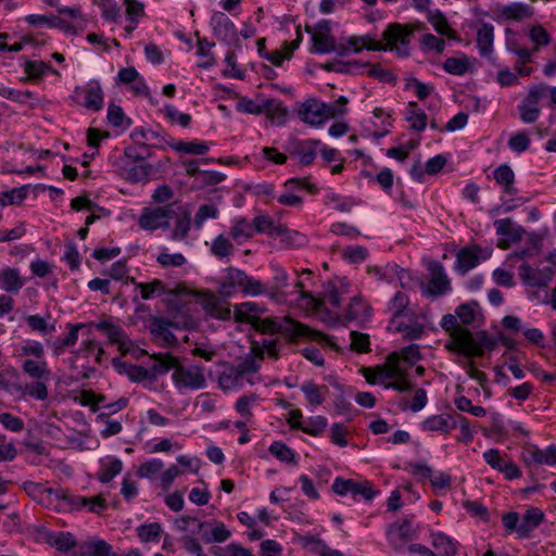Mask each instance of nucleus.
I'll list each match as a JSON object with an SVG mask.
<instances>
[{
	"label": "nucleus",
	"mask_w": 556,
	"mask_h": 556,
	"mask_svg": "<svg viewBox=\"0 0 556 556\" xmlns=\"http://www.w3.org/2000/svg\"><path fill=\"white\" fill-rule=\"evenodd\" d=\"M442 67L448 74L462 76L468 72L469 63L466 56H451L444 61Z\"/></svg>",
	"instance_id": "obj_55"
},
{
	"label": "nucleus",
	"mask_w": 556,
	"mask_h": 556,
	"mask_svg": "<svg viewBox=\"0 0 556 556\" xmlns=\"http://www.w3.org/2000/svg\"><path fill=\"white\" fill-rule=\"evenodd\" d=\"M235 288H239L244 294L257 296L267 294L268 286L261 280L249 276L245 271L229 267L226 269L224 281L219 286V291L224 295H230Z\"/></svg>",
	"instance_id": "obj_5"
},
{
	"label": "nucleus",
	"mask_w": 556,
	"mask_h": 556,
	"mask_svg": "<svg viewBox=\"0 0 556 556\" xmlns=\"http://www.w3.org/2000/svg\"><path fill=\"white\" fill-rule=\"evenodd\" d=\"M494 227L497 235L508 237L515 242L520 241L525 233V229L521 226H514L510 218L496 219Z\"/></svg>",
	"instance_id": "obj_36"
},
{
	"label": "nucleus",
	"mask_w": 556,
	"mask_h": 556,
	"mask_svg": "<svg viewBox=\"0 0 556 556\" xmlns=\"http://www.w3.org/2000/svg\"><path fill=\"white\" fill-rule=\"evenodd\" d=\"M211 525L208 521H199L194 517L182 516L176 520V527L181 532L200 533L203 529Z\"/></svg>",
	"instance_id": "obj_47"
},
{
	"label": "nucleus",
	"mask_w": 556,
	"mask_h": 556,
	"mask_svg": "<svg viewBox=\"0 0 556 556\" xmlns=\"http://www.w3.org/2000/svg\"><path fill=\"white\" fill-rule=\"evenodd\" d=\"M155 138V134L151 130L144 129L142 127L135 128L130 132V139L134 144L131 147H137L141 152H152L147 141Z\"/></svg>",
	"instance_id": "obj_48"
},
{
	"label": "nucleus",
	"mask_w": 556,
	"mask_h": 556,
	"mask_svg": "<svg viewBox=\"0 0 556 556\" xmlns=\"http://www.w3.org/2000/svg\"><path fill=\"white\" fill-rule=\"evenodd\" d=\"M494 27L490 23H483L477 31V46L482 56H489L493 50Z\"/></svg>",
	"instance_id": "obj_30"
},
{
	"label": "nucleus",
	"mask_w": 556,
	"mask_h": 556,
	"mask_svg": "<svg viewBox=\"0 0 556 556\" xmlns=\"http://www.w3.org/2000/svg\"><path fill=\"white\" fill-rule=\"evenodd\" d=\"M24 286V280L20 275V270L7 267L0 271V289L9 293H18Z\"/></svg>",
	"instance_id": "obj_25"
},
{
	"label": "nucleus",
	"mask_w": 556,
	"mask_h": 556,
	"mask_svg": "<svg viewBox=\"0 0 556 556\" xmlns=\"http://www.w3.org/2000/svg\"><path fill=\"white\" fill-rule=\"evenodd\" d=\"M457 315L445 314L441 319V327L448 332L451 340L445 344L450 352L463 354L466 357L482 356L484 351H493L497 344L496 340L486 332L481 331L473 334L460 326Z\"/></svg>",
	"instance_id": "obj_1"
},
{
	"label": "nucleus",
	"mask_w": 556,
	"mask_h": 556,
	"mask_svg": "<svg viewBox=\"0 0 556 556\" xmlns=\"http://www.w3.org/2000/svg\"><path fill=\"white\" fill-rule=\"evenodd\" d=\"M215 556H253V554L237 543H230L225 547H214L212 549Z\"/></svg>",
	"instance_id": "obj_63"
},
{
	"label": "nucleus",
	"mask_w": 556,
	"mask_h": 556,
	"mask_svg": "<svg viewBox=\"0 0 556 556\" xmlns=\"http://www.w3.org/2000/svg\"><path fill=\"white\" fill-rule=\"evenodd\" d=\"M114 366L117 367L121 372L123 368V371L128 376V378L135 382H141L147 379H155L156 376L160 375L154 372L153 367L151 370H149L139 365L117 363L116 361H114Z\"/></svg>",
	"instance_id": "obj_27"
},
{
	"label": "nucleus",
	"mask_w": 556,
	"mask_h": 556,
	"mask_svg": "<svg viewBox=\"0 0 556 556\" xmlns=\"http://www.w3.org/2000/svg\"><path fill=\"white\" fill-rule=\"evenodd\" d=\"M319 143L318 140H298L292 143L290 153L296 155L301 164L309 165L316 157V149Z\"/></svg>",
	"instance_id": "obj_22"
},
{
	"label": "nucleus",
	"mask_w": 556,
	"mask_h": 556,
	"mask_svg": "<svg viewBox=\"0 0 556 556\" xmlns=\"http://www.w3.org/2000/svg\"><path fill=\"white\" fill-rule=\"evenodd\" d=\"M174 211L172 205L159 207H146L138 219V225L143 230L154 231L156 229H166L169 226V219Z\"/></svg>",
	"instance_id": "obj_9"
},
{
	"label": "nucleus",
	"mask_w": 556,
	"mask_h": 556,
	"mask_svg": "<svg viewBox=\"0 0 556 556\" xmlns=\"http://www.w3.org/2000/svg\"><path fill=\"white\" fill-rule=\"evenodd\" d=\"M370 314L368 305L358 296L351 299L345 318L348 320H358L367 317Z\"/></svg>",
	"instance_id": "obj_44"
},
{
	"label": "nucleus",
	"mask_w": 556,
	"mask_h": 556,
	"mask_svg": "<svg viewBox=\"0 0 556 556\" xmlns=\"http://www.w3.org/2000/svg\"><path fill=\"white\" fill-rule=\"evenodd\" d=\"M16 390L22 391L23 395H27L38 401H45L49 396L48 387L43 380L26 383L23 388L18 387Z\"/></svg>",
	"instance_id": "obj_43"
},
{
	"label": "nucleus",
	"mask_w": 556,
	"mask_h": 556,
	"mask_svg": "<svg viewBox=\"0 0 556 556\" xmlns=\"http://www.w3.org/2000/svg\"><path fill=\"white\" fill-rule=\"evenodd\" d=\"M299 118L311 126H320L324 124L320 101L317 99H307L302 102L298 109Z\"/></svg>",
	"instance_id": "obj_20"
},
{
	"label": "nucleus",
	"mask_w": 556,
	"mask_h": 556,
	"mask_svg": "<svg viewBox=\"0 0 556 556\" xmlns=\"http://www.w3.org/2000/svg\"><path fill=\"white\" fill-rule=\"evenodd\" d=\"M428 269L431 277L427 286L422 288L424 294L429 298H437L451 291V281L441 263L431 262Z\"/></svg>",
	"instance_id": "obj_12"
},
{
	"label": "nucleus",
	"mask_w": 556,
	"mask_h": 556,
	"mask_svg": "<svg viewBox=\"0 0 556 556\" xmlns=\"http://www.w3.org/2000/svg\"><path fill=\"white\" fill-rule=\"evenodd\" d=\"M237 110L242 113L254 115L266 113L271 118H285L287 115V110L280 102L274 99H261L260 101H254L247 97H242L237 102Z\"/></svg>",
	"instance_id": "obj_8"
},
{
	"label": "nucleus",
	"mask_w": 556,
	"mask_h": 556,
	"mask_svg": "<svg viewBox=\"0 0 556 556\" xmlns=\"http://www.w3.org/2000/svg\"><path fill=\"white\" fill-rule=\"evenodd\" d=\"M176 152L192 154V155H204L208 150L210 146L205 141L192 140V141H176L169 144Z\"/></svg>",
	"instance_id": "obj_35"
},
{
	"label": "nucleus",
	"mask_w": 556,
	"mask_h": 556,
	"mask_svg": "<svg viewBox=\"0 0 556 556\" xmlns=\"http://www.w3.org/2000/svg\"><path fill=\"white\" fill-rule=\"evenodd\" d=\"M161 531L159 522L144 523L137 528V534L142 542H159Z\"/></svg>",
	"instance_id": "obj_57"
},
{
	"label": "nucleus",
	"mask_w": 556,
	"mask_h": 556,
	"mask_svg": "<svg viewBox=\"0 0 556 556\" xmlns=\"http://www.w3.org/2000/svg\"><path fill=\"white\" fill-rule=\"evenodd\" d=\"M496 182L503 186L504 192L514 195L517 190L514 188L515 174L508 165H501L494 170Z\"/></svg>",
	"instance_id": "obj_40"
},
{
	"label": "nucleus",
	"mask_w": 556,
	"mask_h": 556,
	"mask_svg": "<svg viewBox=\"0 0 556 556\" xmlns=\"http://www.w3.org/2000/svg\"><path fill=\"white\" fill-rule=\"evenodd\" d=\"M108 121L114 127L128 128L131 125L130 118L125 116L123 109L113 103L108 108Z\"/></svg>",
	"instance_id": "obj_59"
},
{
	"label": "nucleus",
	"mask_w": 556,
	"mask_h": 556,
	"mask_svg": "<svg viewBox=\"0 0 556 556\" xmlns=\"http://www.w3.org/2000/svg\"><path fill=\"white\" fill-rule=\"evenodd\" d=\"M268 452L280 462L294 463L295 453L281 441L273 442L268 447Z\"/></svg>",
	"instance_id": "obj_58"
},
{
	"label": "nucleus",
	"mask_w": 556,
	"mask_h": 556,
	"mask_svg": "<svg viewBox=\"0 0 556 556\" xmlns=\"http://www.w3.org/2000/svg\"><path fill=\"white\" fill-rule=\"evenodd\" d=\"M50 543L60 552H68L76 546V540L70 532H60L53 535Z\"/></svg>",
	"instance_id": "obj_62"
},
{
	"label": "nucleus",
	"mask_w": 556,
	"mask_h": 556,
	"mask_svg": "<svg viewBox=\"0 0 556 556\" xmlns=\"http://www.w3.org/2000/svg\"><path fill=\"white\" fill-rule=\"evenodd\" d=\"M264 312L255 302H244L235 306L233 317L238 323L253 324L254 319Z\"/></svg>",
	"instance_id": "obj_29"
},
{
	"label": "nucleus",
	"mask_w": 556,
	"mask_h": 556,
	"mask_svg": "<svg viewBox=\"0 0 556 556\" xmlns=\"http://www.w3.org/2000/svg\"><path fill=\"white\" fill-rule=\"evenodd\" d=\"M348 45L351 51L355 53L361 52L363 49H367L369 51H381L383 49L382 42L377 41L369 35L352 36L348 39Z\"/></svg>",
	"instance_id": "obj_37"
},
{
	"label": "nucleus",
	"mask_w": 556,
	"mask_h": 556,
	"mask_svg": "<svg viewBox=\"0 0 556 556\" xmlns=\"http://www.w3.org/2000/svg\"><path fill=\"white\" fill-rule=\"evenodd\" d=\"M28 186L13 188L0 193V204L2 206L22 203L27 197Z\"/></svg>",
	"instance_id": "obj_53"
},
{
	"label": "nucleus",
	"mask_w": 556,
	"mask_h": 556,
	"mask_svg": "<svg viewBox=\"0 0 556 556\" xmlns=\"http://www.w3.org/2000/svg\"><path fill=\"white\" fill-rule=\"evenodd\" d=\"M455 313L462 325H471L479 314L478 304L476 302L460 304Z\"/></svg>",
	"instance_id": "obj_54"
},
{
	"label": "nucleus",
	"mask_w": 556,
	"mask_h": 556,
	"mask_svg": "<svg viewBox=\"0 0 556 556\" xmlns=\"http://www.w3.org/2000/svg\"><path fill=\"white\" fill-rule=\"evenodd\" d=\"M261 359L255 356H249L236 366H225L218 377L219 388L224 391H230L243 387L245 382L252 383L248 376L258 371Z\"/></svg>",
	"instance_id": "obj_6"
},
{
	"label": "nucleus",
	"mask_w": 556,
	"mask_h": 556,
	"mask_svg": "<svg viewBox=\"0 0 556 556\" xmlns=\"http://www.w3.org/2000/svg\"><path fill=\"white\" fill-rule=\"evenodd\" d=\"M153 365L155 374H166L173 369L172 380L177 390H201L206 387V378L203 368L198 365L182 366L177 358L169 354L154 356Z\"/></svg>",
	"instance_id": "obj_2"
},
{
	"label": "nucleus",
	"mask_w": 556,
	"mask_h": 556,
	"mask_svg": "<svg viewBox=\"0 0 556 556\" xmlns=\"http://www.w3.org/2000/svg\"><path fill=\"white\" fill-rule=\"evenodd\" d=\"M521 457L529 468L540 465L554 466L556 465V447L548 446L541 450L535 445H529L523 448Z\"/></svg>",
	"instance_id": "obj_17"
},
{
	"label": "nucleus",
	"mask_w": 556,
	"mask_h": 556,
	"mask_svg": "<svg viewBox=\"0 0 556 556\" xmlns=\"http://www.w3.org/2000/svg\"><path fill=\"white\" fill-rule=\"evenodd\" d=\"M374 372L376 374V378L369 379L367 377V382L371 384H382L383 387L388 383V380L402 377L404 375V368L400 364L399 353H391L383 365L374 367Z\"/></svg>",
	"instance_id": "obj_14"
},
{
	"label": "nucleus",
	"mask_w": 556,
	"mask_h": 556,
	"mask_svg": "<svg viewBox=\"0 0 556 556\" xmlns=\"http://www.w3.org/2000/svg\"><path fill=\"white\" fill-rule=\"evenodd\" d=\"M405 119L410 123V128L422 131L427 126V114L418 108L416 102H409L405 113Z\"/></svg>",
	"instance_id": "obj_39"
},
{
	"label": "nucleus",
	"mask_w": 556,
	"mask_h": 556,
	"mask_svg": "<svg viewBox=\"0 0 556 556\" xmlns=\"http://www.w3.org/2000/svg\"><path fill=\"white\" fill-rule=\"evenodd\" d=\"M207 527H211V530H204L202 532V540L204 543H223L227 541L231 536V531L227 529V527L223 522H211Z\"/></svg>",
	"instance_id": "obj_33"
},
{
	"label": "nucleus",
	"mask_w": 556,
	"mask_h": 556,
	"mask_svg": "<svg viewBox=\"0 0 556 556\" xmlns=\"http://www.w3.org/2000/svg\"><path fill=\"white\" fill-rule=\"evenodd\" d=\"M93 3L101 10L105 21L115 23L119 20L121 8L115 0H93Z\"/></svg>",
	"instance_id": "obj_45"
},
{
	"label": "nucleus",
	"mask_w": 556,
	"mask_h": 556,
	"mask_svg": "<svg viewBox=\"0 0 556 556\" xmlns=\"http://www.w3.org/2000/svg\"><path fill=\"white\" fill-rule=\"evenodd\" d=\"M153 152H141L137 147H126L124 154L115 163L118 175L131 184L149 181L157 167L148 163Z\"/></svg>",
	"instance_id": "obj_3"
},
{
	"label": "nucleus",
	"mask_w": 556,
	"mask_h": 556,
	"mask_svg": "<svg viewBox=\"0 0 556 556\" xmlns=\"http://www.w3.org/2000/svg\"><path fill=\"white\" fill-rule=\"evenodd\" d=\"M271 269L274 274L273 283L270 287H268L269 291L267 292V295L275 301H279L280 299L286 300L287 293L282 290L289 285V276L287 271L278 265H273Z\"/></svg>",
	"instance_id": "obj_23"
},
{
	"label": "nucleus",
	"mask_w": 556,
	"mask_h": 556,
	"mask_svg": "<svg viewBox=\"0 0 556 556\" xmlns=\"http://www.w3.org/2000/svg\"><path fill=\"white\" fill-rule=\"evenodd\" d=\"M173 323L163 317H152L150 319V332L153 338L166 346L177 344V339L172 332Z\"/></svg>",
	"instance_id": "obj_19"
},
{
	"label": "nucleus",
	"mask_w": 556,
	"mask_h": 556,
	"mask_svg": "<svg viewBox=\"0 0 556 556\" xmlns=\"http://www.w3.org/2000/svg\"><path fill=\"white\" fill-rule=\"evenodd\" d=\"M544 514L541 509L530 507L520 518L518 534L520 536H528L542 522Z\"/></svg>",
	"instance_id": "obj_26"
},
{
	"label": "nucleus",
	"mask_w": 556,
	"mask_h": 556,
	"mask_svg": "<svg viewBox=\"0 0 556 556\" xmlns=\"http://www.w3.org/2000/svg\"><path fill=\"white\" fill-rule=\"evenodd\" d=\"M518 110L520 112V119L526 124L534 123L541 113L539 105L532 103V101L527 98H525L518 105Z\"/></svg>",
	"instance_id": "obj_56"
},
{
	"label": "nucleus",
	"mask_w": 556,
	"mask_h": 556,
	"mask_svg": "<svg viewBox=\"0 0 556 556\" xmlns=\"http://www.w3.org/2000/svg\"><path fill=\"white\" fill-rule=\"evenodd\" d=\"M252 327L262 333H283L291 337L292 339L307 337L326 341L329 345L334 346L329 337L323 334L319 331L312 330L306 325L298 323L289 317L278 319L269 317L262 318L258 316L257 319L253 320Z\"/></svg>",
	"instance_id": "obj_4"
},
{
	"label": "nucleus",
	"mask_w": 556,
	"mask_h": 556,
	"mask_svg": "<svg viewBox=\"0 0 556 556\" xmlns=\"http://www.w3.org/2000/svg\"><path fill=\"white\" fill-rule=\"evenodd\" d=\"M200 302L204 311L213 318L228 320L232 315L229 303L213 293H204Z\"/></svg>",
	"instance_id": "obj_18"
},
{
	"label": "nucleus",
	"mask_w": 556,
	"mask_h": 556,
	"mask_svg": "<svg viewBox=\"0 0 556 556\" xmlns=\"http://www.w3.org/2000/svg\"><path fill=\"white\" fill-rule=\"evenodd\" d=\"M428 22L433 26L438 34L446 36L448 38L455 37V30H453L450 27L446 17L443 15L441 11H429Z\"/></svg>",
	"instance_id": "obj_42"
},
{
	"label": "nucleus",
	"mask_w": 556,
	"mask_h": 556,
	"mask_svg": "<svg viewBox=\"0 0 556 556\" xmlns=\"http://www.w3.org/2000/svg\"><path fill=\"white\" fill-rule=\"evenodd\" d=\"M210 251L215 257L219 260L229 258L235 252V247L229 237L218 235L213 240Z\"/></svg>",
	"instance_id": "obj_41"
},
{
	"label": "nucleus",
	"mask_w": 556,
	"mask_h": 556,
	"mask_svg": "<svg viewBox=\"0 0 556 556\" xmlns=\"http://www.w3.org/2000/svg\"><path fill=\"white\" fill-rule=\"evenodd\" d=\"M413 29L406 25L392 23L387 26L382 33V50L395 51L399 55H408L410 37Z\"/></svg>",
	"instance_id": "obj_7"
},
{
	"label": "nucleus",
	"mask_w": 556,
	"mask_h": 556,
	"mask_svg": "<svg viewBox=\"0 0 556 556\" xmlns=\"http://www.w3.org/2000/svg\"><path fill=\"white\" fill-rule=\"evenodd\" d=\"M277 237H281L286 243L293 248L304 247L307 243L305 235L296 230L288 229L283 226L277 228Z\"/></svg>",
	"instance_id": "obj_50"
},
{
	"label": "nucleus",
	"mask_w": 556,
	"mask_h": 556,
	"mask_svg": "<svg viewBox=\"0 0 556 556\" xmlns=\"http://www.w3.org/2000/svg\"><path fill=\"white\" fill-rule=\"evenodd\" d=\"M405 89L413 90L419 100H424L430 94L433 87L409 76L405 78Z\"/></svg>",
	"instance_id": "obj_61"
},
{
	"label": "nucleus",
	"mask_w": 556,
	"mask_h": 556,
	"mask_svg": "<svg viewBox=\"0 0 556 556\" xmlns=\"http://www.w3.org/2000/svg\"><path fill=\"white\" fill-rule=\"evenodd\" d=\"M25 72L31 79L40 78L48 73H58L49 62L42 61H27L25 63Z\"/></svg>",
	"instance_id": "obj_49"
},
{
	"label": "nucleus",
	"mask_w": 556,
	"mask_h": 556,
	"mask_svg": "<svg viewBox=\"0 0 556 556\" xmlns=\"http://www.w3.org/2000/svg\"><path fill=\"white\" fill-rule=\"evenodd\" d=\"M490 255L491 250L483 249L478 244L465 247L457 252L454 268L458 274L466 275L481 261L489 258Z\"/></svg>",
	"instance_id": "obj_11"
},
{
	"label": "nucleus",
	"mask_w": 556,
	"mask_h": 556,
	"mask_svg": "<svg viewBox=\"0 0 556 556\" xmlns=\"http://www.w3.org/2000/svg\"><path fill=\"white\" fill-rule=\"evenodd\" d=\"M254 236L253 225L245 218H236L229 231V238L242 244Z\"/></svg>",
	"instance_id": "obj_28"
},
{
	"label": "nucleus",
	"mask_w": 556,
	"mask_h": 556,
	"mask_svg": "<svg viewBox=\"0 0 556 556\" xmlns=\"http://www.w3.org/2000/svg\"><path fill=\"white\" fill-rule=\"evenodd\" d=\"M84 96L83 106L89 111L98 112L103 109L104 92L101 84L97 79L89 80L85 86H77L74 96Z\"/></svg>",
	"instance_id": "obj_13"
},
{
	"label": "nucleus",
	"mask_w": 556,
	"mask_h": 556,
	"mask_svg": "<svg viewBox=\"0 0 556 556\" xmlns=\"http://www.w3.org/2000/svg\"><path fill=\"white\" fill-rule=\"evenodd\" d=\"M84 325H70V331L64 338L56 339L52 346L54 349L55 354L62 353L66 348L73 346L76 344L78 340V331Z\"/></svg>",
	"instance_id": "obj_46"
},
{
	"label": "nucleus",
	"mask_w": 556,
	"mask_h": 556,
	"mask_svg": "<svg viewBox=\"0 0 556 556\" xmlns=\"http://www.w3.org/2000/svg\"><path fill=\"white\" fill-rule=\"evenodd\" d=\"M553 271L548 269L547 273H542L538 269L531 268L528 265L520 267V276L522 281L530 287H536L539 289H547L548 283L552 280Z\"/></svg>",
	"instance_id": "obj_21"
},
{
	"label": "nucleus",
	"mask_w": 556,
	"mask_h": 556,
	"mask_svg": "<svg viewBox=\"0 0 556 556\" xmlns=\"http://www.w3.org/2000/svg\"><path fill=\"white\" fill-rule=\"evenodd\" d=\"M301 391L304 393L306 401L312 406H319L324 403L325 394L328 393L326 386H317L313 381H307L301 387Z\"/></svg>",
	"instance_id": "obj_38"
},
{
	"label": "nucleus",
	"mask_w": 556,
	"mask_h": 556,
	"mask_svg": "<svg viewBox=\"0 0 556 556\" xmlns=\"http://www.w3.org/2000/svg\"><path fill=\"white\" fill-rule=\"evenodd\" d=\"M60 498L63 505L70 510L84 508L89 513L101 514L108 507L106 501L102 495L87 497L62 491Z\"/></svg>",
	"instance_id": "obj_10"
},
{
	"label": "nucleus",
	"mask_w": 556,
	"mask_h": 556,
	"mask_svg": "<svg viewBox=\"0 0 556 556\" xmlns=\"http://www.w3.org/2000/svg\"><path fill=\"white\" fill-rule=\"evenodd\" d=\"M312 41L316 53H330L336 49V40L329 34H313Z\"/></svg>",
	"instance_id": "obj_52"
},
{
	"label": "nucleus",
	"mask_w": 556,
	"mask_h": 556,
	"mask_svg": "<svg viewBox=\"0 0 556 556\" xmlns=\"http://www.w3.org/2000/svg\"><path fill=\"white\" fill-rule=\"evenodd\" d=\"M22 369L27 376L36 380H48L51 376V370L46 361L25 359Z\"/></svg>",
	"instance_id": "obj_32"
},
{
	"label": "nucleus",
	"mask_w": 556,
	"mask_h": 556,
	"mask_svg": "<svg viewBox=\"0 0 556 556\" xmlns=\"http://www.w3.org/2000/svg\"><path fill=\"white\" fill-rule=\"evenodd\" d=\"M93 325L98 330L104 332L109 341L116 344L123 353L130 351L132 342L121 325L110 319H102Z\"/></svg>",
	"instance_id": "obj_15"
},
{
	"label": "nucleus",
	"mask_w": 556,
	"mask_h": 556,
	"mask_svg": "<svg viewBox=\"0 0 556 556\" xmlns=\"http://www.w3.org/2000/svg\"><path fill=\"white\" fill-rule=\"evenodd\" d=\"M305 542L306 545H313L312 551L319 556H343L341 552L330 548L319 538L309 536Z\"/></svg>",
	"instance_id": "obj_64"
},
{
	"label": "nucleus",
	"mask_w": 556,
	"mask_h": 556,
	"mask_svg": "<svg viewBox=\"0 0 556 556\" xmlns=\"http://www.w3.org/2000/svg\"><path fill=\"white\" fill-rule=\"evenodd\" d=\"M326 204H333V208L336 211L348 213L354 206L359 204V201L351 197H341L338 193H330L329 195H327Z\"/></svg>",
	"instance_id": "obj_51"
},
{
	"label": "nucleus",
	"mask_w": 556,
	"mask_h": 556,
	"mask_svg": "<svg viewBox=\"0 0 556 556\" xmlns=\"http://www.w3.org/2000/svg\"><path fill=\"white\" fill-rule=\"evenodd\" d=\"M414 531L412 522L407 519H404L401 523L392 527L390 531L391 540L397 539L402 543H405L413 539Z\"/></svg>",
	"instance_id": "obj_60"
},
{
	"label": "nucleus",
	"mask_w": 556,
	"mask_h": 556,
	"mask_svg": "<svg viewBox=\"0 0 556 556\" xmlns=\"http://www.w3.org/2000/svg\"><path fill=\"white\" fill-rule=\"evenodd\" d=\"M123 470V463L119 458L108 456L101 459L99 480L102 483H109Z\"/></svg>",
	"instance_id": "obj_31"
},
{
	"label": "nucleus",
	"mask_w": 556,
	"mask_h": 556,
	"mask_svg": "<svg viewBox=\"0 0 556 556\" xmlns=\"http://www.w3.org/2000/svg\"><path fill=\"white\" fill-rule=\"evenodd\" d=\"M457 427V419L450 415H434L422 422V430L448 433Z\"/></svg>",
	"instance_id": "obj_24"
},
{
	"label": "nucleus",
	"mask_w": 556,
	"mask_h": 556,
	"mask_svg": "<svg viewBox=\"0 0 556 556\" xmlns=\"http://www.w3.org/2000/svg\"><path fill=\"white\" fill-rule=\"evenodd\" d=\"M214 36L222 41L231 43L238 39L233 22L223 12H214L210 20Z\"/></svg>",
	"instance_id": "obj_16"
},
{
	"label": "nucleus",
	"mask_w": 556,
	"mask_h": 556,
	"mask_svg": "<svg viewBox=\"0 0 556 556\" xmlns=\"http://www.w3.org/2000/svg\"><path fill=\"white\" fill-rule=\"evenodd\" d=\"M431 543L443 556L457 554V542L443 532H432Z\"/></svg>",
	"instance_id": "obj_34"
}]
</instances>
